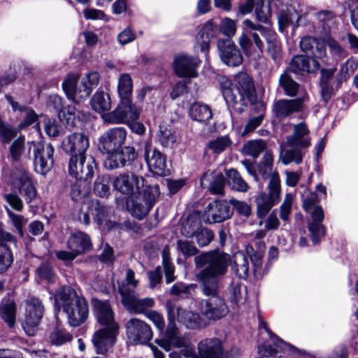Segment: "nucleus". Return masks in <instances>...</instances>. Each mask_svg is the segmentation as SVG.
Returning <instances> with one entry per match:
<instances>
[{
  "label": "nucleus",
  "mask_w": 358,
  "mask_h": 358,
  "mask_svg": "<svg viewBox=\"0 0 358 358\" xmlns=\"http://www.w3.org/2000/svg\"><path fill=\"white\" fill-rule=\"evenodd\" d=\"M229 255L217 250L203 253L194 258L196 268L203 269L196 275L200 286L205 292H213L219 286V278L226 274L229 263Z\"/></svg>",
  "instance_id": "1"
},
{
  "label": "nucleus",
  "mask_w": 358,
  "mask_h": 358,
  "mask_svg": "<svg viewBox=\"0 0 358 358\" xmlns=\"http://www.w3.org/2000/svg\"><path fill=\"white\" fill-rule=\"evenodd\" d=\"M55 306L62 308L71 327H78L88 317L89 308L87 301L76 294L69 287L59 289L55 295Z\"/></svg>",
  "instance_id": "2"
},
{
  "label": "nucleus",
  "mask_w": 358,
  "mask_h": 358,
  "mask_svg": "<svg viewBox=\"0 0 358 358\" xmlns=\"http://www.w3.org/2000/svg\"><path fill=\"white\" fill-rule=\"evenodd\" d=\"M236 86L227 78H220L223 96L227 103L240 111L243 110L245 101L253 100L255 85L248 74L239 73L235 77Z\"/></svg>",
  "instance_id": "3"
},
{
  "label": "nucleus",
  "mask_w": 358,
  "mask_h": 358,
  "mask_svg": "<svg viewBox=\"0 0 358 358\" xmlns=\"http://www.w3.org/2000/svg\"><path fill=\"white\" fill-rule=\"evenodd\" d=\"M79 78L78 74L71 73L62 83V89L67 98L76 103L87 99L97 87L100 80L96 71H90L83 76L78 85Z\"/></svg>",
  "instance_id": "4"
},
{
  "label": "nucleus",
  "mask_w": 358,
  "mask_h": 358,
  "mask_svg": "<svg viewBox=\"0 0 358 358\" xmlns=\"http://www.w3.org/2000/svg\"><path fill=\"white\" fill-rule=\"evenodd\" d=\"M28 150L33 151L34 164L36 171L42 175L47 173L54 165V148L50 143L44 141L27 142Z\"/></svg>",
  "instance_id": "5"
},
{
  "label": "nucleus",
  "mask_w": 358,
  "mask_h": 358,
  "mask_svg": "<svg viewBox=\"0 0 358 358\" xmlns=\"http://www.w3.org/2000/svg\"><path fill=\"white\" fill-rule=\"evenodd\" d=\"M201 292L208 298L202 299L199 303V310L206 318L219 320L225 317L229 308L224 300L218 296V286L213 292H205L203 286H201Z\"/></svg>",
  "instance_id": "6"
},
{
  "label": "nucleus",
  "mask_w": 358,
  "mask_h": 358,
  "mask_svg": "<svg viewBox=\"0 0 358 358\" xmlns=\"http://www.w3.org/2000/svg\"><path fill=\"white\" fill-rule=\"evenodd\" d=\"M184 356L192 358H229L224 353L222 343L217 338H205L198 343L197 351L193 348L186 350Z\"/></svg>",
  "instance_id": "7"
},
{
  "label": "nucleus",
  "mask_w": 358,
  "mask_h": 358,
  "mask_svg": "<svg viewBox=\"0 0 358 358\" xmlns=\"http://www.w3.org/2000/svg\"><path fill=\"white\" fill-rule=\"evenodd\" d=\"M159 188L157 185L148 186L141 192L133 196L131 205V213L138 220L146 216L159 196Z\"/></svg>",
  "instance_id": "8"
},
{
  "label": "nucleus",
  "mask_w": 358,
  "mask_h": 358,
  "mask_svg": "<svg viewBox=\"0 0 358 358\" xmlns=\"http://www.w3.org/2000/svg\"><path fill=\"white\" fill-rule=\"evenodd\" d=\"M96 170V164L92 155H73L69 159V174L79 180L92 178Z\"/></svg>",
  "instance_id": "9"
},
{
  "label": "nucleus",
  "mask_w": 358,
  "mask_h": 358,
  "mask_svg": "<svg viewBox=\"0 0 358 358\" xmlns=\"http://www.w3.org/2000/svg\"><path fill=\"white\" fill-rule=\"evenodd\" d=\"M268 194L261 192L256 198L257 214L258 217H264L270 211L271 208L280 200V180L277 175H274L268 182Z\"/></svg>",
  "instance_id": "10"
},
{
  "label": "nucleus",
  "mask_w": 358,
  "mask_h": 358,
  "mask_svg": "<svg viewBox=\"0 0 358 358\" xmlns=\"http://www.w3.org/2000/svg\"><path fill=\"white\" fill-rule=\"evenodd\" d=\"M10 184L18 192L27 203H31L36 197V189L29 173L21 169H14L10 176Z\"/></svg>",
  "instance_id": "11"
},
{
  "label": "nucleus",
  "mask_w": 358,
  "mask_h": 358,
  "mask_svg": "<svg viewBox=\"0 0 358 358\" xmlns=\"http://www.w3.org/2000/svg\"><path fill=\"white\" fill-rule=\"evenodd\" d=\"M91 247V241L87 234L82 231L72 233L67 241V248L70 251H59L56 255L58 259L72 261L79 255L88 250Z\"/></svg>",
  "instance_id": "12"
},
{
  "label": "nucleus",
  "mask_w": 358,
  "mask_h": 358,
  "mask_svg": "<svg viewBox=\"0 0 358 358\" xmlns=\"http://www.w3.org/2000/svg\"><path fill=\"white\" fill-rule=\"evenodd\" d=\"M119 292L123 306L129 312L146 315L148 311V309L155 305V301L152 298L140 299L136 296L134 290H130L124 285L119 287Z\"/></svg>",
  "instance_id": "13"
},
{
  "label": "nucleus",
  "mask_w": 358,
  "mask_h": 358,
  "mask_svg": "<svg viewBox=\"0 0 358 358\" xmlns=\"http://www.w3.org/2000/svg\"><path fill=\"white\" fill-rule=\"evenodd\" d=\"M108 213V208L99 200H90L82 204L78 217V220L85 225L90 223L91 217L98 224H101L107 218Z\"/></svg>",
  "instance_id": "14"
},
{
  "label": "nucleus",
  "mask_w": 358,
  "mask_h": 358,
  "mask_svg": "<svg viewBox=\"0 0 358 358\" xmlns=\"http://www.w3.org/2000/svg\"><path fill=\"white\" fill-rule=\"evenodd\" d=\"M113 185L120 194L133 196L141 192L144 179L134 173H123L113 179Z\"/></svg>",
  "instance_id": "15"
},
{
  "label": "nucleus",
  "mask_w": 358,
  "mask_h": 358,
  "mask_svg": "<svg viewBox=\"0 0 358 358\" xmlns=\"http://www.w3.org/2000/svg\"><path fill=\"white\" fill-rule=\"evenodd\" d=\"M125 329L127 338L132 344H146L152 338L150 327L140 319L131 318L125 324Z\"/></svg>",
  "instance_id": "16"
},
{
  "label": "nucleus",
  "mask_w": 358,
  "mask_h": 358,
  "mask_svg": "<svg viewBox=\"0 0 358 358\" xmlns=\"http://www.w3.org/2000/svg\"><path fill=\"white\" fill-rule=\"evenodd\" d=\"M141 110L130 99L121 100L118 107L106 115V120L112 124L129 123L139 117Z\"/></svg>",
  "instance_id": "17"
},
{
  "label": "nucleus",
  "mask_w": 358,
  "mask_h": 358,
  "mask_svg": "<svg viewBox=\"0 0 358 358\" xmlns=\"http://www.w3.org/2000/svg\"><path fill=\"white\" fill-rule=\"evenodd\" d=\"M165 307L167 312L169 324H176L177 321L182 323L188 328H194L199 320V315L197 313L182 309L171 300L166 301Z\"/></svg>",
  "instance_id": "18"
},
{
  "label": "nucleus",
  "mask_w": 358,
  "mask_h": 358,
  "mask_svg": "<svg viewBox=\"0 0 358 358\" xmlns=\"http://www.w3.org/2000/svg\"><path fill=\"white\" fill-rule=\"evenodd\" d=\"M119 329L113 324L111 327H103L94 332L92 342L97 354H106L113 348Z\"/></svg>",
  "instance_id": "19"
},
{
  "label": "nucleus",
  "mask_w": 358,
  "mask_h": 358,
  "mask_svg": "<svg viewBox=\"0 0 358 358\" xmlns=\"http://www.w3.org/2000/svg\"><path fill=\"white\" fill-rule=\"evenodd\" d=\"M107 153L108 155L104 160V166L110 170L128 166L136 157L135 149L129 146Z\"/></svg>",
  "instance_id": "20"
},
{
  "label": "nucleus",
  "mask_w": 358,
  "mask_h": 358,
  "mask_svg": "<svg viewBox=\"0 0 358 358\" xmlns=\"http://www.w3.org/2000/svg\"><path fill=\"white\" fill-rule=\"evenodd\" d=\"M155 342L166 351H170L172 348H184L182 350L183 355L187 349L192 348L188 345L187 339L179 333L176 324H168L165 337Z\"/></svg>",
  "instance_id": "21"
},
{
  "label": "nucleus",
  "mask_w": 358,
  "mask_h": 358,
  "mask_svg": "<svg viewBox=\"0 0 358 358\" xmlns=\"http://www.w3.org/2000/svg\"><path fill=\"white\" fill-rule=\"evenodd\" d=\"M127 138V130L124 127L109 129L100 138L99 146L106 152H110L121 147Z\"/></svg>",
  "instance_id": "22"
},
{
  "label": "nucleus",
  "mask_w": 358,
  "mask_h": 358,
  "mask_svg": "<svg viewBox=\"0 0 358 358\" xmlns=\"http://www.w3.org/2000/svg\"><path fill=\"white\" fill-rule=\"evenodd\" d=\"M89 146L88 136L80 132L68 136L62 142L63 150L71 156L86 155Z\"/></svg>",
  "instance_id": "23"
},
{
  "label": "nucleus",
  "mask_w": 358,
  "mask_h": 358,
  "mask_svg": "<svg viewBox=\"0 0 358 358\" xmlns=\"http://www.w3.org/2000/svg\"><path fill=\"white\" fill-rule=\"evenodd\" d=\"M200 63L198 57L181 55L175 57L173 65L178 76L194 78L198 75L196 69Z\"/></svg>",
  "instance_id": "24"
},
{
  "label": "nucleus",
  "mask_w": 358,
  "mask_h": 358,
  "mask_svg": "<svg viewBox=\"0 0 358 358\" xmlns=\"http://www.w3.org/2000/svg\"><path fill=\"white\" fill-rule=\"evenodd\" d=\"M217 48L222 61L227 65L237 66L242 63V55L231 40H219Z\"/></svg>",
  "instance_id": "25"
},
{
  "label": "nucleus",
  "mask_w": 358,
  "mask_h": 358,
  "mask_svg": "<svg viewBox=\"0 0 358 358\" xmlns=\"http://www.w3.org/2000/svg\"><path fill=\"white\" fill-rule=\"evenodd\" d=\"M144 156L149 169L153 173L163 176L169 173L165 157L162 152L146 145Z\"/></svg>",
  "instance_id": "26"
},
{
  "label": "nucleus",
  "mask_w": 358,
  "mask_h": 358,
  "mask_svg": "<svg viewBox=\"0 0 358 358\" xmlns=\"http://www.w3.org/2000/svg\"><path fill=\"white\" fill-rule=\"evenodd\" d=\"M217 26L212 21L206 22L195 37L194 49L195 51L206 52L210 48L211 40L216 36Z\"/></svg>",
  "instance_id": "27"
},
{
  "label": "nucleus",
  "mask_w": 358,
  "mask_h": 358,
  "mask_svg": "<svg viewBox=\"0 0 358 358\" xmlns=\"http://www.w3.org/2000/svg\"><path fill=\"white\" fill-rule=\"evenodd\" d=\"M92 302L95 316L101 325L103 327H111L114 324L120 328L118 323L115 320L114 313L108 301L93 299Z\"/></svg>",
  "instance_id": "28"
},
{
  "label": "nucleus",
  "mask_w": 358,
  "mask_h": 358,
  "mask_svg": "<svg viewBox=\"0 0 358 358\" xmlns=\"http://www.w3.org/2000/svg\"><path fill=\"white\" fill-rule=\"evenodd\" d=\"M227 201H215L210 203L206 207L205 212L208 221L212 222H222L233 214Z\"/></svg>",
  "instance_id": "29"
},
{
  "label": "nucleus",
  "mask_w": 358,
  "mask_h": 358,
  "mask_svg": "<svg viewBox=\"0 0 358 358\" xmlns=\"http://www.w3.org/2000/svg\"><path fill=\"white\" fill-rule=\"evenodd\" d=\"M25 324L28 327H35L39 324L43 317L44 308L41 301L35 298L28 299L25 302ZM27 327H24L27 331Z\"/></svg>",
  "instance_id": "30"
},
{
  "label": "nucleus",
  "mask_w": 358,
  "mask_h": 358,
  "mask_svg": "<svg viewBox=\"0 0 358 358\" xmlns=\"http://www.w3.org/2000/svg\"><path fill=\"white\" fill-rule=\"evenodd\" d=\"M320 67V64L316 59L304 55L294 57L289 64L290 71L299 75L315 73Z\"/></svg>",
  "instance_id": "31"
},
{
  "label": "nucleus",
  "mask_w": 358,
  "mask_h": 358,
  "mask_svg": "<svg viewBox=\"0 0 358 358\" xmlns=\"http://www.w3.org/2000/svg\"><path fill=\"white\" fill-rule=\"evenodd\" d=\"M324 217V211L321 206H315L311 213V222L308 225V229L311 234V239L314 243H318L322 237L325 234V229L322 224Z\"/></svg>",
  "instance_id": "32"
},
{
  "label": "nucleus",
  "mask_w": 358,
  "mask_h": 358,
  "mask_svg": "<svg viewBox=\"0 0 358 358\" xmlns=\"http://www.w3.org/2000/svg\"><path fill=\"white\" fill-rule=\"evenodd\" d=\"M301 108L302 100L300 99H280L274 103L273 112L277 117L282 119L294 112L299 111Z\"/></svg>",
  "instance_id": "33"
},
{
  "label": "nucleus",
  "mask_w": 358,
  "mask_h": 358,
  "mask_svg": "<svg viewBox=\"0 0 358 358\" xmlns=\"http://www.w3.org/2000/svg\"><path fill=\"white\" fill-rule=\"evenodd\" d=\"M309 130L305 123L301 122L294 126L293 134L287 137V144L290 146H296L306 148L310 146V139Z\"/></svg>",
  "instance_id": "34"
},
{
  "label": "nucleus",
  "mask_w": 358,
  "mask_h": 358,
  "mask_svg": "<svg viewBox=\"0 0 358 358\" xmlns=\"http://www.w3.org/2000/svg\"><path fill=\"white\" fill-rule=\"evenodd\" d=\"M6 99L10 105L14 112L24 113V117L23 121L19 124L20 129H22L28 126H30L38 120V115L35 111L27 106L22 105L16 101L13 96L10 94L5 96Z\"/></svg>",
  "instance_id": "35"
},
{
  "label": "nucleus",
  "mask_w": 358,
  "mask_h": 358,
  "mask_svg": "<svg viewBox=\"0 0 358 358\" xmlns=\"http://www.w3.org/2000/svg\"><path fill=\"white\" fill-rule=\"evenodd\" d=\"M213 172L207 171L206 172L200 180L201 185L203 187L208 186V182L211 179L214 178V180L209 183V189L211 193L214 194H222L224 193V178L222 173H217L213 176Z\"/></svg>",
  "instance_id": "36"
},
{
  "label": "nucleus",
  "mask_w": 358,
  "mask_h": 358,
  "mask_svg": "<svg viewBox=\"0 0 358 358\" xmlns=\"http://www.w3.org/2000/svg\"><path fill=\"white\" fill-rule=\"evenodd\" d=\"M189 115L193 120L202 123H207L213 117L210 107L207 104L199 102L191 105Z\"/></svg>",
  "instance_id": "37"
},
{
  "label": "nucleus",
  "mask_w": 358,
  "mask_h": 358,
  "mask_svg": "<svg viewBox=\"0 0 358 358\" xmlns=\"http://www.w3.org/2000/svg\"><path fill=\"white\" fill-rule=\"evenodd\" d=\"M231 266L234 272L239 278L245 279L248 276L249 262L243 252H237L234 255Z\"/></svg>",
  "instance_id": "38"
},
{
  "label": "nucleus",
  "mask_w": 358,
  "mask_h": 358,
  "mask_svg": "<svg viewBox=\"0 0 358 358\" xmlns=\"http://www.w3.org/2000/svg\"><path fill=\"white\" fill-rule=\"evenodd\" d=\"M17 307L15 301L10 299L0 303V317L8 327H13L15 324Z\"/></svg>",
  "instance_id": "39"
},
{
  "label": "nucleus",
  "mask_w": 358,
  "mask_h": 358,
  "mask_svg": "<svg viewBox=\"0 0 358 358\" xmlns=\"http://www.w3.org/2000/svg\"><path fill=\"white\" fill-rule=\"evenodd\" d=\"M132 90L133 82L131 76L128 73L121 74L117 83V92L120 101L130 99Z\"/></svg>",
  "instance_id": "40"
},
{
  "label": "nucleus",
  "mask_w": 358,
  "mask_h": 358,
  "mask_svg": "<svg viewBox=\"0 0 358 358\" xmlns=\"http://www.w3.org/2000/svg\"><path fill=\"white\" fill-rule=\"evenodd\" d=\"M247 294L246 287L241 285H232L229 289L227 294L228 301L236 306H240L243 304Z\"/></svg>",
  "instance_id": "41"
},
{
  "label": "nucleus",
  "mask_w": 358,
  "mask_h": 358,
  "mask_svg": "<svg viewBox=\"0 0 358 358\" xmlns=\"http://www.w3.org/2000/svg\"><path fill=\"white\" fill-rule=\"evenodd\" d=\"M201 229V220L197 215H190L182 223L181 233L186 237L194 236Z\"/></svg>",
  "instance_id": "42"
},
{
  "label": "nucleus",
  "mask_w": 358,
  "mask_h": 358,
  "mask_svg": "<svg viewBox=\"0 0 358 358\" xmlns=\"http://www.w3.org/2000/svg\"><path fill=\"white\" fill-rule=\"evenodd\" d=\"M91 106L99 113L110 110L111 103L109 95L103 92H96L92 96Z\"/></svg>",
  "instance_id": "43"
},
{
  "label": "nucleus",
  "mask_w": 358,
  "mask_h": 358,
  "mask_svg": "<svg viewBox=\"0 0 358 358\" xmlns=\"http://www.w3.org/2000/svg\"><path fill=\"white\" fill-rule=\"evenodd\" d=\"M226 174L228 178L229 185L231 187L232 189L242 192H245L248 191L249 188L248 185L242 178L236 170L229 169L227 171Z\"/></svg>",
  "instance_id": "44"
},
{
  "label": "nucleus",
  "mask_w": 358,
  "mask_h": 358,
  "mask_svg": "<svg viewBox=\"0 0 358 358\" xmlns=\"http://www.w3.org/2000/svg\"><path fill=\"white\" fill-rule=\"evenodd\" d=\"M273 156L271 154H265L262 162L258 166V173L264 179L270 178V180L275 174L280 180L278 173L276 171H273Z\"/></svg>",
  "instance_id": "45"
},
{
  "label": "nucleus",
  "mask_w": 358,
  "mask_h": 358,
  "mask_svg": "<svg viewBox=\"0 0 358 358\" xmlns=\"http://www.w3.org/2000/svg\"><path fill=\"white\" fill-rule=\"evenodd\" d=\"M263 37L267 43V51L273 58H275L281 50L280 43L277 38V34L273 31H264Z\"/></svg>",
  "instance_id": "46"
},
{
  "label": "nucleus",
  "mask_w": 358,
  "mask_h": 358,
  "mask_svg": "<svg viewBox=\"0 0 358 358\" xmlns=\"http://www.w3.org/2000/svg\"><path fill=\"white\" fill-rule=\"evenodd\" d=\"M158 140L164 147H171L178 141L176 134L166 125H160Z\"/></svg>",
  "instance_id": "47"
},
{
  "label": "nucleus",
  "mask_w": 358,
  "mask_h": 358,
  "mask_svg": "<svg viewBox=\"0 0 358 358\" xmlns=\"http://www.w3.org/2000/svg\"><path fill=\"white\" fill-rule=\"evenodd\" d=\"M255 15L258 21L267 23L271 17V13L268 0H257Z\"/></svg>",
  "instance_id": "48"
},
{
  "label": "nucleus",
  "mask_w": 358,
  "mask_h": 358,
  "mask_svg": "<svg viewBox=\"0 0 358 358\" xmlns=\"http://www.w3.org/2000/svg\"><path fill=\"white\" fill-rule=\"evenodd\" d=\"M110 177L108 175H103L97 177L94 182V191L100 197H107L110 194Z\"/></svg>",
  "instance_id": "49"
},
{
  "label": "nucleus",
  "mask_w": 358,
  "mask_h": 358,
  "mask_svg": "<svg viewBox=\"0 0 358 358\" xmlns=\"http://www.w3.org/2000/svg\"><path fill=\"white\" fill-rule=\"evenodd\" d=\"M26 148L25 138L20 136L15 139L10 146V155L13 160L19 161L23 155H25Z\"/></svg>",
  "instance_id": "50"
},
{
  "label": "nucleus",
  "mask_w": 358,
  "mask_h": 358,
  "mask_svg": "<svg viewBox=\"0 0 358 358\" xmlns=\"http://www.w3.org/2000/svg\"><path fill=\"white\" fill-rule=\"evenodd\" d=\"M265 148L266 144L263 140L250 141L243 147V152L245 155L256 158Z\"/></svg>",
  "instance_id": "51"
},
{
  "label": "nucleus",
  "mask_w": 358,
  "mask_h": 358,
  "mask_svg": "<svg viewBox=\"0 0 358 358\" xmlns=\"http://www.w3.org/2000/svg\"><path fill=\"white\" fill-rule=\"evenodd\" d=\"M231 143V141L227 136H220L210 141L208 144V148L214 154H220L229 148Z\"/></svg>",
  "instance_id": "52"
},
{
  "label": "nucleus",
  "mask_w": 358,
  "mask_h": 358,
  "mask_svg": "<svg viewBox=\"0 0 358 358\" xmlns=\"http://www.w3.org/2000/svg\"><path fill=\"white\" fill-rule=\"evenodd\" d=\"M279 82L287 95L289 96H294L296 94L299 89V85L286 73L280 76Z\"/></svg>",
  "instance_id": "53"
},
{
  "label": "nucleus",
  "mask_w": 358,
  "mask_h": 358,
  "mask_svg": "<svg viewBox=\"0 0 358 358\" xmlns=\"http://www.w3.org/2000/svg\"><path fill=\"white\" fill-rule=\"evenodd\" d=\"M238 43L247 56L252 58H256L257 57V50L254 46L252 41L249 38L246 33H242L239 38Z\"/></svg>",
  "instance_id": "54"
},
{
  "label": "nucleus",
  "mask_w": 358,
  "mask_h": 358,
  "mask_svg": "<svg viewBox=\"0 0 358 358\" xmlns=\"http://www.w3.org/2000/svg\"><path fill=\"white\" fill-rule=\"evenodd\" d=\"M278 24H279V30L282 31L285 28L288 27L289 24H294V22H297L299 20V17L297 13L294 12L289 11H281L278 15Z\"/></svg>",
  "instance_id": "55"
},
{
  "label": "nucleus",
  "mask_w": 358,
  "mask_h": 358,
  "mask_svg": "<svg viewBox=\"0 0 358 358\" xmlns=\"http://www.w3.org/2000/svg\"><path fill=\"white\" fill-rule=\"evenodd\" d=\"M357 66V62L355 59L352 58L348 59L341 66L340 71L337 75V79L338 81L341 83L348 78L355 71Z\"/></svg>",
  "instance_id": "56"
},
{
  "label": "nucleus",
  "mask_w": 358,
  "mask_h": 358,
  "mask_svg": "<svg viewBox=\"0 0 358 358\" xmlns=\"http://www.w3.org/2000/svg\"><path fill=\"white\" fill-rule=\"evenodd\" d=\"M72 336L65 330L55 329L50 336V342L55 345H61L71 341Z\"/></svg>",
  "instance_id": "57"
},
{
  "label": "nucleus",
  "mask_w": 358,
  "mask_h": 358,
  "mask_svg": "<svg viewBox=\"0 0 358 358\" xmlns=\"http://www.w3.org/2000/svg\"><path fill=\"white\" fill-rule=\"evenodd\" d=\"M247 254L250 256L251 262L253 266V271L256 274L262 268L264 253L262 252H256L252 245H247L245 248Z\"/></svg>",
  "instance_id": "58"
},
{
  "label": "nucleus",
  "mask_w": 358,
  "mask_h": 358,
  "mask_svg": "<svg viewBox=\"0 0 358 358\" xmlns=\"http://www.w3.org/2000/svg\"><path fill=\"white\" fill-rule=\"evenodd\" d=\"M13 262L12 254L6 245H0V273L5 272Z\"/></svg>",
  "instance_id": "59"
},
{
  "label": "nucleus",
  "mask_w": 358,
  "mask_h": 358,
  "mask_svg": "<svg viewBox=\"0 0 358 358\" xmlns=\"http://www.w3.org/2000/svg\"><path fill=\"white\" fill-rule=\"evenodd\" d=\"M302 153L298 149L288 150L281 154L282 162L285 165L292 162L300 164L302 162Z\"/></svg>",
  "instance_id": "60"
},
{
  "label": "nucleus",
  "mask_w": 358,
  "mask_h": 358,
  "mask_svg": "<svg viewBox=\"0 0 358 358\" xmlns=\"http://www.w3.org/2000/svg\"><path fill=\"white\" fill-rule=\"evenodd\" d=\"M7 215L13 225L15 227L20 236H23V227L27 224V220L21 215H17L6 208Z\"/></svg>",
  "instance_id": "61"
},
{
  "label": "nucleus",
  "mask_w": 358,
  "mask_h": 358,
  "mask_svg": "<svg viewBox=\"0 0 358 358\" xmlns=\"http://www.w3.org/2000/svg\"><path fill=\"white\" fill-rule=\"evenodd\" d=\"M6 202L15 210L21 212L24 208L23 201L15 193H8L3 195Z\"/></svg>",
  "instance_id": "62"
},
{
  "label": "nucleus",
  "mask_w": 358,
  "mask_h": 358,
  "mask_svg": "<svg viewBox=\"0 0 358 358\" xmlns=\"http://www.w3.org/2000/svg\"><path fill=\"white\" fill-rule=\"evenodd\" d=\"M87 193L88 187L85 182H83L81 180L77 181L72 187L71 196L75 201L85 197L87 195Z\"/></svg>",
  "instance_id": "63"
},
{
  "label": "nucleus",
  "mask_w": 358,
  "mask_h": 358,
  "mask_svg": "<svg viewBox=\"0 0 358 358\" xmlns=\"http://www.w3.org/2000/svg\"><path fill=\"white\" fill-rule=\"evenodd\" d=\"M194 236L198 245L201 247L207 245L213 238L212 231L206 228L201 229Z\"/></svg>",
  "instance_id": "64"
}]
</instances>
